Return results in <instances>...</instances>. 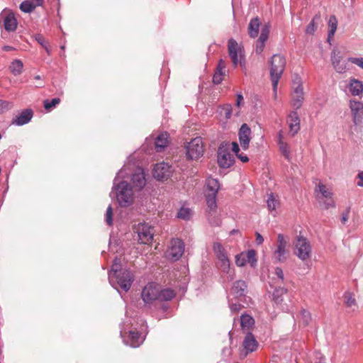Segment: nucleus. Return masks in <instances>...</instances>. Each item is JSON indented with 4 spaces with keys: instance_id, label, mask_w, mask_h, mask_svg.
<instances>
[{
    "instance_id": "bf43d9fd",
    "label": "nucleus",
    "mask_w": 363,
    "mask_h": 363,
    "mask_svg": "<svg viewBox=\"0 0 363 363\" xmlns=\"http://www.w3.org/2000/svg\"><path fill=\"white\" fill-rule=\"evenodd\" d=\"M323 205L324 206V208L325 209H328L330 208H333L335 207V202L333 200V199H326L325 201H324L323 203Z\"/></svg>"
},
{
    "instance_id": "4c0bfd02",
    "label": "nucleus",
    "mask_w": 363,
    "mask_h": 363,
    "mask_svg": "<svg viewBox=\"0 0 363 363\" xmlns=\"http://www.w3.org/2000/svg\"><path fill=\"white\" fill-rule=\"evenodd\" d=\"M245 258L247 262L250 264L252 267H255L257 264V259L256 258V252L254 250H249L245 252Z\"/></svg>"
},
{
    "instance_id": "dca6fc26",
    "label": "nucleus",
    "mask_w": 363,
    "mask_h": 363,
    "mask_svg": "<svg viewBox=\"0 0 363 363\" xmlns=\"http://www.w3.org/2000/svg\"><path fill=\"white\" fill-rule=\"evenodd\" d=\"M331 63L334 69L339 74L345 73L349 69L347 62L342 60V57L336 50L331 52Z\"/></svg>"
},
{
    "instance_id": "864d4df0",
    "label": "nucleus",
    "mask_w": 363,
    "mask_h": 363,
    "mask_svg": "<svg viewBox=\"0 0 363 363\" xmlns=\"http://www.w3.org/2000/svg\"><path fill=\"white\" fill-rule=\"evenodd\" d=\"M13 107L11 103L7 101L0 100V114L10 110Z\"/></svg>"
},
{
    "instance_id": "39448f33",
    "label": "nucleus",
    "mask_w": 363,
    "mask_h": 363,
    "mask_svg": "<svg viewBox=\"0 0 363 363\" xmlns=\"http://www.w3.org/2000/svg\"><path fill=\"white\" fill-rule=\"evenodd\" d=\"M134 233L137 234L138 242L149 245L154 238V228L147 223H140L133 227Z\"/></svg>"
},
{
    "instance_id": "473e14b6",
    "label": "nucleus",
    "mask_w": 363,
    "mask_h": 363,
    "mask_svg": "<svg viewBox=\"0 0 363 363\" xmlns=\"http://www.w3.org/2000/svg\"><path fill=\"white\" fill-rule=\"evenodd\" d=\"M255 323L252 316L248 314H242L240 316V325L242 329H250Z\"/></svg>"
},
{
    "instance_id": "3c124183",
    "label": "nucleus",
    "mask_w": 363,
    "mask_h": 363,
    "mask_svg": "<svg viewBox=\"0 0 363 363\" xmlns=\"http://www.w3.org/2000/svg\"><path fill=\"white\" fill-rule=\"evenodd\" d=\"M288 244V238L282 234H279L277 236V247H286Z\"/></svg>"
},
{
    "instance_id": "bb28decb",
    "label": "nucleus",
    "mask_w": 363,
    "mask_h": 363,
    "mask_svg": "<svg viewBox=\"0 0 363 363\" xmlns=\"http://www.w3.org/2000/svg\"><path fill=\"white\" fill-rule=\"evenodd\" d=\"M169 135L167 132L159 134L155 138V145L157 152L162 151L169 144Z\"/></svg>"
},
{
    "instance_id": "2eb2a0df",
    "label": "nucleus",
    "mask_w": 363,
    "mask_h": 363,
    "mask_svg": "<svg viewBox=\"0 0 363 363\" xmlns=\"http://www.w3.org/2000/svg\"><path fill=\"white\" fill-rule=\"evenodd\" d=\"M171 174V166L165 162L156 164L153 169V176L158 181L167 179Z\"/></svg>"
},
{
    "instance_id": "e2e57ef3",
    "label": "nucleus",
    "mask_w": 363,
    "mask_h": 363,
    "mask_svg": "<svg viewBox=\"0 0 363 363\" xmlns=\"http://www.w3.org/2000/svg\"><path fill=\"white\" fill-rule=\"evenodd\" d=\"M350 208L347 209L345 212H344L342 215L341 221L342 223H345L349 218Z\"/></svg>"
},
{
    "instance_id": "a211bd4d",
    "label": "nucleus",
    "mask_w": 363,
    "mask_h": 363,
    "mask_svg": "<svg viewBox=\"0 0 363 363\" xmlns=\"http://www.w3.org/2000/svg\"><path fill=\"white\" fill-rule=\"evenodd\" d=\"M1 22L4 29L8 32H12L16 29L17 21L13 13L2 12L0 14V23Z\"/></svg>"
},
{
    "instance_id": "423d86ee",
    "label": "nucleus",
    "mask_w": 363,
    "mask_h": 363,
    "mask_svg": "<svg viewBox=\"0 0 363 363\" xmlns=\"http://www.w3.org/2000/svg\"><path fill=\"white\" fill-rule=\"evenodd\" d=\"M217 160L220 167H230L235 162L234 156L230 152V147L228 143H222L218 149Z\"/></svg>"
},
{
    "instance_id": "7ed1b4c3",
    "label": "nucleus",
    "mask_w": 363,
    "mask_h": 363,
    "mask_svg": "<svg viewBox=\"0 0 363 363\" xmlns=\"http://www.w3.org/2000/svg\"><path fill=\"white\" fill-rule=\"evenodd\" d=\"M270 77L272 82L273 91L277 95V86L286 66V59L278 54L274 55L270 61Z\"/></svg>"
},
{
    "instance_id": "c03bdc74",
    "label": "nucleus",
    "mask_w": 363,
    "mask_h": 363,
    "mask_svg": "<svg viewBox=\"0 0 363 363\" xmlns=\"http://www.w3.org/2000/svg\"><path fill=\"white\" fill-rule=\"evenodd\" d=\"M344 298L345 303L347 307L352 308L353 306H356V300L351 293H346L344 296Z\"/></svg>"
},
{
    "instance_id": "0eeeda50",
    "label": "nucleus",
    "mask_w": 363,
    "mask_h": 363,
    "mask_svg": "<svg viewBox=\"0 0 363 363\" xmlns=\"http://www.w3.org/2000/svg\"><path fill=\"white\" fill-rule=\"evenodd\" d=\"M228 54L232 60L233 64L236 67L240 64V67H245V60L242 54L240 48L238 46L237 41L230 38L228 42Z\"/></svg>"
},
{
    "instance_id": "f3484780",
    "label": "nucleus",
    "mask_w": 363,
    "mask_h": 363,
    "mask_svg": "<svg viewBox=\"0 0 363 363\" xmlns=\"http://www.w3.org/2000/svg\"><path fill=\"white\" fill-rule=\"evenodd\" d=\"M130 181L135 191L142 190L146 184V179L143 169L137 168L135 172L132 174Z\"/></svg>"
},
{
    "instance_id": "f704fd0d",
    "label": "nucleus",
    "mask_w": 363,
    "mask_h": 363,
    "mask_svg": "<svg viewBox=\"0 0 363 363\" xmlns=\"http://www.w3.org/2000/svg\"><path fill=\"white\" fill-rule=\"evenodd\" d=\"M23 67V65L21 60H15L11 62L9 68L12 74L17 76L22 72Z\"/></svg>"
},
{
    "instance_id": "49530a36",
    "label": "nucleus",
    "mask_w": 363,
    "mask_h": 363,
    "mask_svg": "<svg viewBox=\"0 0 363 363\" xmlns=\"http://www.w3.org/2000/svg\"><path fill=\"white\" fill-rule=\"evenodd\" d=\"M320 16L315 15L310 23L307 26L306 28V33L309 35H313L316 30V26L315 25V21L319 20Z\"/></svg>"
},
{
    "instance_id": "09e8293b",
    "label": "nucleus",
    "mask_w": 363,
    "mask_h": 363,
    "mask_svg": "<svg viewBox=\"0 0 363 363\" xmlns=\"http://www.w3.org/2000/svg\"><path fill=\"white\" fill-rule=\"evenodd\" d=\"M235 264L238 267H244L247 263L245 252H241L235 256Z\"/></svg>"
},
{
    "instance_id": "f257e3e1",
    "label": "nucleus",
    "mask_w": 363,
    "mask_h": 363,
    "mask_svg": "<svg viewBox=\"0 0 363 363\" xmlns=\"http://www.w3.org/2000/svg\"><path fill=\"white\" fill-rule=\"evenodd\" d=\"M125 169L122 168L117 173L114 181L112 191H116V196L119 205L123 207L130 206L134 200V188L125 181H121L117 183L120 178L125 177Z\"/></svg>"
},
{
    "instance_id": "20e7f679",
    "label": "nucleus",
    "mask_w": 363,
    "mask_h": 363,
    "mask_svg": "<svg viewBox=\"0 0 363 363\" xmlns=\"http://www.w3.org/2000/svg\"><path fill=\"white\" fill-rule=\"evenodd\" d=\"M294 255L303 262L308 259L311 255V246L308 239L302 235L296 237L294 241Z\"/></svg>"
},
{
    "instance_id": "e433bc0d",
    "label": "nucleus",
    "mask_w": 363,
    "mask_h": 363,
    "mask_svg": "<svg viewBox=\"0 0 363 363\" xmlns=\"http://www.w3.org/2000/svg\"><path fill=\"white\" fill-rule=\"evenodd\" d=\"M274 256L277 262H284L287 257V250L286 247H277L274 251Z\"/></svg>"
},
{
    "instance_id": "680f3d73",
    "label": "nucleus",
    "mask_w": 363,
    "mask_h": 363,
    "mask_svg": "<svg viewBox=\"0 0 363 363\" xmlns=\"http://www.w3.org/2000/svg\"><path fill=\"white\" fill-rule=\"evenodd\" d=\"M255 235H256L255 241H256L257 245H262L264 242V238L262 236V235L259 233L257 232L255 233Z\"/></svg>"
},
{
    "instance_id": "4be33fe9",
    "label": "nucleus",
    "mask_w": 363,
    "mask_h": 363,
    "mask_svg": "<svg viewBox=\"0 0 363 363\" xmlns=\"http://www.w3.org/2000/svg\"><path fill=\"white\" fill-rule=\"evenodd\" d=\"M247 284L243 280L235 281L230 291V296H233L235 298L244 297L247 291Z\"/></svg>"
},
{
    "instance_id": "774afa93",
    "label": "nucleus",
    "mask_w": 363,
    "mask_h": 363,
    "mask_svg": "<svg viewBox=\"0 0 363 363\" xmlns=\"http://www.w3.org/2000/svg\"><path fill=\"white\" fill-rule=\"evenodd\" d=\"M217 68H218L220 69H225V62H224V61L223 60H220L219 61Z\"/></svg>"
},
{
    "instance_id": "6e6552de",
    "label": "nucleus",
    "mask_w": 363,
    "mask_h": 363,
    "mask_svg": "<svg viewBox=\"0 0 363 363\" xmlns=\"http://www.w3.org/2000/svg\"><path fill=\"white\" fill-rule=\"evenodd\" d=\"M115 281L123 290L128 291L134 281V276L131 271L124 269L113 274V282Z\"/></svg>"
},
{
    "instance_id": "0e129e2a",
    "label": "nucleus",
    "mask_w": 363,
    "mask_h": 363,
    "mask_svg": "<svg viewBox=\"0 0 363 363\" xmlns=\"http://www.w3.org/2000/svg\"><path fill=\"white\" fill-rule=\"evenodd\" d=\"M357 178L360 179L361 182H357V185L363 187V171L358 173Z\"/></svg>"
},
{
    "instance_id": "338daca9",
    "label": "nucleus",
    "mask_w": 363,
    "mask_h": 363,
    "mask_svg": "<svg viewBox=\"0 0 363 363\" xmlns=\"http://www.w3.org/2000/svg\"><path fill=\"white\" fill-rule=\"evenodd\" d=\"M243 101V96L241 94H237V101H236V106H240V104Z\"/></svg>"
},
{
    "instance_id": "58836bf2",
    "label": "nucleus",
    "mask_w": 363,
    "mask_h": 363,
    "mask_svg": "<svg viewBox=\"0 0 363 363\" xmlns=\"http://www.w3.org/2000/svg\"><path fill=\"white\" fill-rule=\"evenodd\" d=\"M286 293L285 288L276 289L273 293V300L277 304H279L283 301L282 296Z\"/></svg>"
},
{
    "instance_id": "7c9ffc66",
    "label": "nucleus",
    "mask_w": 363,
    "mask_h": 363,
    "mask_svg": "<svg viewBox=\"0 0 363 363\" xmlns=\"http://www.w3.org/2000/svg\"><path fill=\"white\" fill-rule=\"evenodd\" d=\"M206 186L208 189L207 194H217L218 190L220 189V184L218 180L211 177L206 179Z\"/></svg>"
},
{
    "instance_id": "a18cd8bd",
    "label": "nucleus",
    "mask_w": 363,
    "mask_h": 363,
    "mask_svg": "<svg viewBox=\"0 0 363 363\" xmlns=\"http://www.w3.org/2000/svg\"><path fill=\"white\" fill-rule=\"evenodd\" d=\"M279 150L283 154V155L286 158L289 159L290 157V150L288 144L284 141H281L279 143Z\"/></svg>"
},
{
    "instance_id": "2f4dec72",
    "label": "nucleus",
    "mask_w": 363,
    "mask_h": 363,
    "mask_svg": "<svg viewBox=\"0 0 363 363\" xmlns=\"http://www.w3.org/2000/svg\"><path fill=\"white\" fill-rule=\"evenodd\" d=\"M121 259L118 257H116L113 259V265L111 267V270L108 273L109 282L113 287H115L114 284H113V274H116L118 272L122 270L121 269Z\"/></svg>"
},
{
    "instance_id": "c756f323",
    "label": "nucleus",
    "mask_w": 363,
    "mask_h": 363,
    "mask_svg": "<svg viewBox=\"0 0 363 363\" xmlns=\"http://www.w3.org/2000/svg\"><path fill=\"white\" fill-rule=\"evenodd\" d=\"M176 296V293L171 289H163L159 288L158 292V301H168L172 300Z\"/></svg>"
},
{
    "instance_id": "72a5a7b5",
    "label": "nucleus",
    "mask_w": 363,
    "mask_h": 363,
    "mask_svg": "<svg viewBox=\"0 0 363 363\" xmlns=\"http://www.w3.org/2000/svg\"><path fill=\"white\" fill-rule=\"evenodd\" d=\"M217 194H207L206 195V204L210 211H216L217 208L216 201Z\"/></svg>"
},
{
    "instance_id": "c9c22d12",
    "label": "nucleus",
    "mask_w": 363,
    "mask_h": 363,
    "mask_svg": "<svg viewBox=\"0 0 363 363\" xmlns=\"http://www.w3.org/2000/svg\"><path fill=\"white\" fill-rule=\"evenodd\" d=\"M315 191H318L325 199H331L333 196L331 191L323 184L319 183L316 186Z\"/></svg>"
},
{
    "instance_id": "5701e85b",
    "label": "nucleus",
    "mask_w": 363,
    "mask_h": 363,
    "mask_svg": "<svg viewBox=\"0 0 363 363\" xmlns=\"http://www.w3.org/2000/svg\"><path fill=\"white\" fill-rule=\"evenodd\" d=\"M33 116V112L31 109L27 108L24 109L21 111V113H19L18 116H16L15 118L12 121V124L16 125H23L25 124H27L30 121Z\"/></svg>"
},
{
    "instance_id": "c85d7f7f",
    "label": "nucleus",
    "mask_w": 363,
    "mask_h": 363,
    "mask_svg": "<svg viewBox=\"0 0 363 363\" xmlns=\"http://www.w3.org/2000/svg\"><path fill=\"white\" fill-rule=\"evenodd\" d=\"M267 205L268 210L272 213H276L277 208L279 206L280 202L279 196L273 193L269 194L267 199ZM275 215V213H274Z\"/></svg>"
},
{
    "instance_id": "79ce46f5",
    "label": "nucleus",
    "mask_w": 363,
    "mask_h": 363,
    "mask_svg": "<svg viewBox=\"0 0 363 363\" xmlns=\"http://www.w3.org/2000/svg\"><path fill=\"white\" fill-rule=\"evenodd\" d=\"M220 113L221 115H224L226 119L230 118L232 116V106L230 104H227L223 105V106H220Z\"/></svg>"
},
{
    "instance_id": "5fc2aeb1",
    "label": "nucleus",
    "mask_w": 363,
    "mask_h": 363,
    "mask_svg": "<svg viewBox=\"0 0 363 363\" xmlns=\"http://www.w3.org/2000/svg\"><path fill=\"white\" fill-rule=\"evenodd\" d=\"M35 38L36 41L45 49L46 52L48 54H50V50H49L48 47L47 46V42H46L45 39L44 38V37L40 34H38L35 36Z\"/></svg>"
},
{
    "instance_id": "37998d69",
    "label": "nucleus",
    "mask_w": 363,
    "mask_h": 363,
    "mask_svg": "<svg viewBox=\"0 0 363 363\" xmlns=\"http://www.w3.org/2000/svg\"><path fill=\"white\" fill-rule=\"evenodd\" d=\"M228 306L232 313H238L242 308V306L239 303H233L230 296H228Z\"/></svg>"
},
{
    "instance_id": "69168bd1",
    "label": "nucleus",
    "mask_w": 363,
    "mask_h": 363,
    "mask_svg": "<svg viewBox=\"0 0 363 363\" xmlns=\"http://www.w3.org/2000/svg\"><path fill=\"white\" fill-rule=\"evenodd\" d=\"M237 157L242 162H247L249 161V158L247 155L243 154H239L238 155Z\"/></svg>"
},
{
    "instance_id": "b1692460",
    "label": "nucleus",
    "mask_w": 363,
    "mask_h": 363,
    "mask_svg": "<svg viewBox=\"0 0 363 363\" xmlns=\"http://www.w3.org/2000/svg\"><path fill=\"white\" fill-rule=\"evenodd\" d=\"M348 88L351 95L353 96H359L363 94V83L359 79H350Z\"/></svg>"
},
{
    "instance_id": "4468645a",
    "label": "nucleus",
    "mask_w": 363,
    "mask_h": 363,
    "mask_svg": "<svg viewBox=\"0 0 363 363\" xmlns=\"http://www.w3.org/2000/svg\"><path fill=\"white\" fill-rule=\"evenodd\" d=\"M184 251V242L178 238L172 239L171 241V246L168 252L169 257L173 261H177L182 256Z\"/></svg>"
},
{
    "instance_id": "de8ad7c7",
    "label": "nucleus",
    "mask_w": 363,
    "mask_h": 363,
    "mask_svg": "<svg viewBox=\"0 0 363 363\" xmlns=\"http://www.w3.org/2000/svg\"><path fill=\"white\" fill-rule=\"evenodd\" d=\"M60 102V99L59 98H54L50 101L47 99L44 101V107L46 110H50L51 108L55 107L56 105L59 104Z\"/></svg>"
},
{
    "instance_id": "a878e982",
    "label": "nucleus",
    "mask_w": 363,
    "mask_h": 363,
    "mask_svg": "<svg viewBox=\"0 0 363 363\" xmlns=\"http://www.w3.org/2000/svg\"><path fill=\"white\" fill-rule=\"evenodd\" d=\"M260 25L261 22L258 17H255L250 20L247 30L251 38H255L258 36Z\"/></svg>"
},
{
    "instance_id": "8fccbe9b",
    "label": "nucleus",
    "mask_w": 363,
    "mask_h": 363,
    "mask_svg": "<svg viewBox=\"0 0 363 363\" xmlns=\"http://www.w3.org/2000/svg\"><path fill=\"white\" fill-rule=\"evenodd\" d=\"M105 220L108 225L113 224V208L111 205H109L106 209Z\"/></svg>"
},
{
    "instance_id": "9d476101",
    "label": "nucleus",
    "mask_w": 363,
    "mask_h": 363,
    "mask_svg": "<svg viewBox=\"0 0 363 363\" xmlns=\"http://www.w3.org/2000/svg\"><path fill=\"white\" fill-rule=\"evenodd\" d=\"M304 100L303 85L299 77L293 82V91L291 93V106L296 109L301 107Z\"/></svg>"
},
{
    "instance_id": "4d7b16f0",
    "label": "nucleus",
    "mask_w": 363,
    "mask_h": 363,
    "mask_svg": "<svg viewBox=\"0 0 363 363\" xmlns=\"http://www.w3.org/2000/svg\"><path fill=\"white\" fill-rule=\"evenodd\" d=\"M223 75L219 72H215L213 76V82L215 84H219L223 81Z\"/></svg>"
},
{
    "instance_id": "cd10ccee",
    "label": "nucleus",
    "mask_w": 363,
    "mask_h": 363,
    "mask_svg": "<svg viewBox=\"0 0 363 363\" xmlns=\"http://www.w3.org/2000/svg\"><path fill=\"white\" fill-rule=\"evenodd\" d=\"M328 42L331 44V41L333 39L334 35L337 28V19L335 16L332 15L330 16L328 21Z\"/></svg>"
},
{
    "instance_id": "ddd939ff",
    "label": "nucleus",
    "mask_w": 363,
    "mask_h": 363,
    "mask_svg": "<svg viewBox=\"0 0 363 363\" xmlns=\"http://www.w3.org/2000/svg\"><path fill=\"white\" fill-rule=\"evenodd\" d=\"M243 349L240 351V356L246 357L250 352H255L258 347V342L253 334L248 332L242 342Z\"/></svg>"
},
{
    "instance_id": "a19ab883",
    "label": "nucleus",
    "mask_w": 363,
    "mask_h": 363,
    "mask_svg": "<svg viewBox=\"0 0 363 363\" xmlns=\"http://www.w3.org/2000/svg\"><path fill=\"white\" fill-rule=\"evenodd\" d=\"M191 216V211L188 208L182 207L177 213V217L183 220H189Z\"/></svg>"
},
{
    "instance_id": "393cba45",
    "label": "nucleus",
    "mask_w": 363,
    "mask_h": 363,
    "mask_svg": "<svg viewBox=\"0 0 363 363\" xmlns=\"http://www.w3.org/2000/svg\"><path fill=\"white\" fill-rule=\"evenodd\" d=\"M123 342L132 347H138L143 343V339L138 332L130 331L127 338L123 339Z\"/></svg>"
},
{
    "instance_id": "aec40b11",
    "label": "nucleus",
    "mask_w": 363,
    "mask_h": 363,
    "mask_svg": "<svg viewBox=\"0 0 363 363\" xmlns=\"http://www.w3.org/2000/svg\"><path fill=\"white\" fill-rule=\"evenodd\" d=\"M287 123L289 128V135L294 136L300 130V118L296 111L289 113L287 118Z\"/></svg>"
},
{
    "instance_id": "412c9836",
    "label": "nucleus",
    "mask_w": 363,
    "mask_h": 363,
    "mask_svg": "<svg viewBox=\"0 0 363 363\" xmlns=\"http://www.w3.org/2000/svg\"><path fill=\"white\" fill-rule=\"evenodd\" d=\"M251 133V129L246 123L241 125L238 133L239 142L241 147L245 150L249 147Z\"/></svg>"
},
{
    "instance_id": "603ef678",
    "label": "nucleus",
    "mask_w": 363,
    "mask_h": 363,
    "mask_svg": "<svg viewBox=\"0 0 363 363\" xmlns=\"http://www.w3.org/2000/svg\"><path fill=\"white\" fill-rule=\"evenodd\" d=\"M347 61L363 69V57H348Z\"/></svg>"
},
{
    "instance_id": "052dcab7",
    "label": "nucleus",
    "mask_w": 363,
    "mask_h": 363,
    "mask_svg": "<svg viewBox=\"0 0 363 363\" xmlns=\"http://www.w3.org/2000/svg\"><path fill=\"white\" fill-rule=\"evenodd\" d=\"M231 150L235 154L236 156L240 154V147L236 142H233L231 144Z\"/></svg>"
},
{
    "instance_id": "9b49d317",
    "label": "nucleus",
    "mask_w": 363,
    "mask_h": 363,
    "mask_svg": "<svg viewBox=\"0 0 363 363\" xmlns=\"http://www.w3.org/2000/svg\"><path fill=\"white\" fill-rule=\"evenodd\" d=\"M159 288V285L150 282L143 289L141 296L145 304H151L153 301H158Z\"/></svg>"
},
{
    "instance_id": "f8f14e48",
    "label": "nucleus",
    "mask_w": 363,
    "mask_h": 363,
    "mask_svg": "<svg viewBox=\"0 0 363 363\" xmlns=\"http://www.w3.org/2000/svg\"><path fill=\"white\" fill-rule=\"evenodd\" d=\"M349 107L351 111L352 121L355 125L363 122V104L356 99L349 101Z\"/></svg>"
},
{
    "instance_id": "13d9d810",
    "label": "nucleus",
    "mask_w": 363,
    "mask_h": 363,
    "mask_svg": "<svg viewBox=\"0 0 363 363\" xmlns=\"http://www.w3.org/2000/svg\"><path fill=\"white\" fill-rule=\"evenodd\" d=\"M274 274L277 275V278L283 282L284 280V276L283 270L280 267L275 268Z\"/></svg>"
},
{
    "instance_id": "1a4fd4ad",
    "label": "nucleus",
    "mask_w": 363,
    "mask_h": 363,
    "mask_svg": "<svg viewBox=\"0 0 363 363\" xmlns=\"http://www.w3.org/2000/svg\"><path fill=\"white\" fill-rule=\"evenodd\" d=\"M186 156L190 160H197L203 156V145L202 138L196 137L192 139L186 146Z\"/></svg>"
},
{
    "instance_id": "6e6d98bb",
    "label": "nucleus",
    "mask_w": 363,
    "mask_h": 363,
    "mask_svg": "<svg viewBox=\"0 0 363 363\" xmlns=\"http://www.w3.org/2000/svg\"><path fill=\"white\" fill-rule=\"evenodd\" d=\"M301 317L303 319V321L306 325L308 324L310 320H311V314L310 313L306 310H302L301 311Z\"/></svg>"
},
{
    "instance_id": "f03ea898",
    "label": "nucleus",
    "mask_w": 363,
    "mask_h": 363,
    "mask_svg": "<svg viewBox=\"0 0 363 363\" xmlns=\"http://www.w3.org/2000/svg\"><path fill=\"white\" fill-rule=\"evenodd\" d=\"M213 250L218 261V268L223 273L226 274V279L228 281H233L235 279V273L233 269H230V262L226 250L220 242L213 243Z\"/></svg>"
},
{
    "instance_id": "6ab92c4d",
    "label": "nucleus",
    "mask_w": 363,
    "mask_h": 363,
    "mask_svg": "<svg viewBox=\"0 0 363 363\" xmlns=\"http://www.w3.org/2000/svg\"><path fill=\"white\" fill-rule=\"evenodd\" d=\"M270 26L268 23L264 24L261 28V33L256 42L255 52L260 55L264 48L265 43L269 35Z\"/></svg>"
},
{
    "instance_id": "ea45409f",
    "label": "nucleus",
    "mask_w": 363,
    "mask_h": 363,
    "mask_svg": "<svg viewBox=\"0 0 363 363\" xmlns=\"http://www.w3.org/2000/svg\"><path fill=\"white\" fill-rule=\"evenodd\" d=\"M36 8L33 2L24 1L20 4V9L24 13H31Z\"/></svg>"
}]
</instances>
